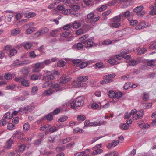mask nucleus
I'll list each match as a JSON object with an SVG mask.
<instances>
[{
    "label": "nucleus",
    "instance_id": "obj_10",
    "mask_svg": "<svg viewBox=\"0 0 156 156\" xmlns=\"http://www.w3.org/2000/svg\"><path fill=\"white\" fill-rule=\"evenodd\" d=\"M134 15L133 12H130L129 10H127L125 12L122 14L123 16L126 17L128 19L132 18Z\"/></svg>",
    "mask_w": 156,
    "mask_h": 156
},
{
    "label": "nucleus",
    "instance_id": "obj_42",
    "mask_svg": "<svg viewBox=\"0 0 156 156\" xmlns=\"http://www.w3.org/2000/svg\"><path fill=\"white\" fill-rule=\"evenodd\" d=\"M115 74H108L105 76L106 78L108 79H109V80H112V82L113 81V80L112 78L115 77Z\"/></svg>",
    "mask_w": 156,
    "mask_h": 156
},
{
    "label": "nucleus",
    "instance_id": "obj_18",
    "mask_svg": "<svg viewBox=\"0 0 156 156\" xmlns=\"http://www.w3.org/2000/svg\"><path fill=\"white\" fill-rule=\"evenodd\" d=\"M121 15V14H120L119 15L113 18L112 20V23H120Z\"/></svg>",
    "mask_w": 156,
    "mask_h": 156
},
{
    "label": "nucleus",
    "instance_id": "obj_24",
    "mask_svg": "<svg viewBox=\"0 0 156 156\" xmlns=\"http://www.w3.org/2000/svg\"><path fill=\"white\" fill-rule=\"evenodd\" d=\"M7 122L4 118H2L0 120V126H4L6 125L7 123Z\"/></svg>",
    "mask_w": 156,
    "mask_h": 156
},
{
    "label": "nucleus",
    "instance_id": "obj_13",
    "mask_svg": "<svg viewBox=\"0 0 156 156\" xmlns=\"http://www.w3.org/2000/svg\"><path fill=\"white\" fill-rule=\"evenodd\" d=\"M53 115H52V113L51 112L48 114L46 115L44 117H43L41 119H40L39 122L44 120L45 119H46L47 120L50 121L51 120L53 119Z\"/></svg>",
    "mask_w": 156,
    "mask_h": 156
},
{
    "label": "nucleus",
    "instance_id": "obj_5",
    "mask_svg": "<svg viewBox=\"0 0 156 156\" xmlns=\"http://www.w3.org/2000/svg\"><path fill=\"white\" fill-rule=\"evenodd\" d=\"M94 40V37H91L86 40L85 41L83 40L82 43L84 44L85 47H91L94 44V42L93 41Z\"/></svg>",
    "mask_w": 156,
    "mask_h": 156
},
{
    "label": "nucleus",
    "instance_id": "obj_17",
    "mask_svg": "<svg viewBox=\"0 0 156 156\" xmlns=\"http://www.w3.org/2000/svg\"><path fill=\"white\" fill-rule=\"evenodd\" d=\"M81 26V24L80 22L75 21L72 23V27L73 28L77 29Z\"/></svg>",
    "mask_w": 156,
    "mask_h": 156
},
{
    "label": "nucleus",
    "instance_id": "obj_16",
    "mask_svg": "<svg viewBox=\"0 0 156 156\" xmlns=\"http://www.w3.org/2000/svg\"><path fill=\"white\" fill-rule=\"evenodd\" d=\"M83 40H81V42H79L77 44H76L74 47H76L78 50H80L82 49L85 46L84 44L82 43V41Z\"/></svg>",
    "mask_w": 156,
    "mask_h": 156
},
{
    "label": "nucleus",
    "instance_id": "obj_21",
    "mask_svg": "<svg viewBox=\"0 0 156 156\" xmlns=\"http://www.w3.org/2000/svg\"><path fill=\"white\" fill-rule=\"evenodd\" d=\"M112 82V80H109L106 78V76H105L104 78V79L101 81L100 82V83L102 84H107L108 83Z\"/></svg>",
    "mask_w": 156,
    "mask_h": 156
},
{
    "label": "nucleus",
    "instance_id": "obj_52",
    "mask_svg": "<svg viewBox=\"0 0 156 156\" xmlns=\"http://www.w3.org/2000/svg\"><path fill=\"white\" fill-rule=\"evenodd\" d=\"M72 137H68L66 139L62 140V142L63 144H66L72 140Z\"/></svg>",
    "mask_w": 156,
    "mask_h": 156
},
{
    "label": "nucleus",
    "instance_id": "obj_51",
    "mask_svg": "<svg viewBox=\"0 0 156 156\" xmlns=\"http://www.w3.org/2000/svg\"><path fill=\"white\" fill-rule=\"evenodd\" d=\"M48 129H49V131L51 133H52L57 130L56 127L54 126H53L51 127V126H50L49 127V128H48Z\"/></svg>",
    "mask_w": 156,
    "mask_h": 156
},
{
    "label": "nucleus",
    "instance_id": "obj_48",
    "mask_svg": "<svg viewBox=\"0 0 156 156\" xmlns=\"http://www.w3.org/2000/svg\"><path fill=\"white\" fill-rule=\"evenodd\" d=\"M129 127V125L126 123H123L122 125L121 128L123 130H127Z\"/></svg>",
    "mask_w": 156,
    "mask_h": 156
},
{
    "label": "nucleus",
    "instance_id": "obj_55",
    "mask_svg": "<svg viewBox=\"0 0 156 156\" xmlns=\"http://www.w3.org/2000/svg\"><path fill=\"white\" fill-rule=\"evenodd\" d=\"M65 8L64 5H59L57 7V9L60 11H63Z\"/></svg>",
    "mask_w": 156,
    "mask_h": 156
},
{
    "label": "nucleus",
    "instance_id": "obj_45",
    "mask_svg": "<svg viewBox=\"0 0 156 156\" xmlns=\"http://www.w3.org/2000/svg\"><path fill=\"white\" fill-rule=\"evenodd\" d=\"M71 12V9L65 8V9L62 11V13L65 15H68Z\"/></svg>",
    "mask_w": 156,
    "mask_h": 156
},
{
    "label": "nucleus",
    "instance_id": "obj_4",
    "mask_svg": "<svg viewBox=\"0 0 156 156\" xmlns=\"http://www.w3.org/2000/svg\"><path fill=\"white\" fill-rule=\"evenodd\" d=\"M88 77L87 76H79L77 78V80L78 82H76V87H80L81 86V83L80 82H84L87 81L88 79Z\"/></svg>",
    "mask_w": 156,
    "mask_h": 156
},
{
    "label": "nucleus",
    "instance_id": "obj_12",
    "mask_svg": "<svg viewBox=\"0 0 156 156\" xmlns=\"http://www.w3.org/2000/svg\"><path fill=\"white\" fill-rule=\"evenodd\" d=\"M61 78L62 80L59 82L60 84H61L65 83L71 79L70 78H66V75H63Z\"/></svg>",
    "mask_w": 156,
    "mask_h": 156
},
{
    "label": "nucleus",
    "instance_id": "obj_2",
    "mask_svg": "<svg viewBox=\"0 0 156 156\" xmlns=\"http://www.w3.org/2000/svg\"><path fill=\"white\" fill-rule=\"evenodd\" d=\"M94 13H90L87 15V17L86 19L87 22L90 23L95 22L99 20V17H96L94 18Z\"/></svg>",
    "mask_w": 156,
    "mask_h": 156
},
{
    "label": "nucleus",
    "instance_id": "obj_44",
    "mask_svg": "<svg viewBox=\"0 0 156 156\" xmlns=\"http://www.w3.org/2000/svg\"><path fill=\"white\" fill-rule=\"evenodd\" d=\"M65 64L66 62L64 61H59L57 62V66L58 67H63Z\"/></svg>",
    "mask_w": 156,
    "mask_h": 156
},
{
    "label": "nucleus",
    "instance_id": "obj_46",
    "mask_svg": "<svg viewBox=\"0 0 156 156\" xmlns=\"http://www.w3.org/2000/svg\"><path fill=\"white\" fill-rule=\"evenodd\" d=\"M70 34V32L69 31H66L63 33L61 35V37H65L69 35Z\"/></svg>",
    "mask_w": 156,
    "mask_h": 156
},
{
    "label": "nucleus",
    "instance_id": "obj_47",
    "mask_svg": "<svg viewBox=\"0 0 156 156\" xmlns=\"http://www.w3.org/2000/svg\"><path fill=\"white\" fill-rule=\"evenodd\" d=\"M25 48L26 49L28 50L30 49L31 47V43L27 42H26L24 46Z\"/></svg>",
    "mask_w": 156,
    "mask_h": 156
},
{
    "label": "nucleus",
    "instance_id": "obj_19",
    "mask_svg": "<svg viewBox=\"0 0 156 156\" xmlns=\"http://www.w3.org/2000/svg\"><path fill=\"white\" fill-rule=\"evenodd\" d=\"M20 30L19 28H16L12 31L11 34L13 36L16 35L20 33Z\"/></svg>",
    "mask_w": 156,
    "mask_h": 156
},
{
    "label": "nucleus",
    "instance_id": "obj_32",
    "mask_svg": "<svg viewBox=\"0 0 156 156\" xmlns=\"http://www.w3.org/2000/svg\"><path fill=\"white\" fill-rule=\"evenodd\" d=\"M128 20L129 21L130 24L132 26H134L136 25L138 23V21L136 20H133L132 19H130L129 18L128 19Z\"/></svg>",
    "mask_w": 156,
    "mask_h": 156
},
{
    "label": "nucleus",
    "instance_id": "obj_8",
    "mask_svg": "<svg viewBox=\"0 0 156 156\" xmlns=\"http://www.w3.org/2000/svg\"><path fill=\"white\" fill-rule=\"evenodd\" d=\"M49 29L48 28L46 27H44L41 30H39L35 34L36 35L37 37H39L47 33Z\"/></svg>",
    "mask_w": 156,
    "mask_h": 156
},
{
    "label": "nucleus",
    "instance_id": "obj_41",
    "mask_svg": "<svg viewBox=\"0 0 156 156\" xmlns=\"http://www.w3.org/2000/svg\"><path fill=\"white\" fill-rule=\"evenodd\" d=\"M12 114H11L9 112H8L5 114L4 116L7 119H9L12 118Z\"/></svg>",
    "mask_w": 156,
    "mask_h": 156
},
{
    "label": "nucleus",
    "instance_id": "obj_58",
    "mask_svg": "<svg viewBox=\"0 0 156 156\" xmlns=\"http://www.w3.org/2000/svg\"><path fill=\"white\" fill-rule=\"evenodd\" d=\"M149 96L148 94L146 93H144L143 94V99L145 101H147L148 100Z\"/></svg>",
    "mask_w": 156,
    "mask_h": 156
},
{
    "label": "nucleus",
    "instance_id": "obj_40",
    "mask_svg": "<svg viewBox=\"0 0 156 156\" xmlns=\"http://www.w3.org/2000/svg\"><path fill=\"white\" fill-rule=\"evenodd\" d=\"M68 118V117L66 116H62L58 120V122H63L65 121Z\"/></svg>",
    "mask_w": 156,
    "mask_h": 156
},
{
    "label": "nucleus",
    "instance_id": "obj_23",
    "mask_svg": "<svg viewBox=\"0 0 156 156\" xmlns=\"http://www.w3.org/2000/svg\"><path fill=\"white\" fill-rule=\"evenodd\" d=\"M5 79L7 80H9L12 78V75L10 73H7L4 75Z\"/></svg>",
    "mask_w": 156,
    "mask_h": 156
},
{
    "label": "nucleus",
    "instance_id": "obj_26",
    "mask_svg": "<svg viewBox=\"0 0 156 156\" xmlns=\"http://www.w3.org/2000/svg\"><path fill=\"white\" fill-rule=\"evenodd\" d=\"M94 151L92 153V154L94 155H96L101 153L103 151V150L101 149H94Z\"/></svg>",
    "mask_w": 156,
    "mask_h": 156
},
{
    "label": "nucleus",
    "instance_id": "obj_63",
    "mask_svg": "<svg viewBox=\"0 0 156 156\" xmlns=\"http://www.w3.org/2000/svg\"><path fill=\"white\" fill-rule=\"evenodd\" d=\"M19 60H16L12 64V66L14 67H18V64L19 63Z\"/></svg>",
    "mask_w": 156,
    "mask_h": 156
},
{
    "label": "nucleus",
    "instance_id": "obj_59",
    "mask_svg": "<svg viewBox=\"0 0 156 156\" xmlns=\"http://www.w3.org/2000/svg\"><path fill=\"white\" fill-rule=\"evenodd\" d=\"M21 135H23L22 134H21L20 132H16L13 135V137H17L19 138L20 137V136Z\"/></svg>",
    "mask_w": 156,
    "mask_h": 156
},
{
    "label": "nucleus",
    "instance_id": "obj_11",
    "mask_svg": "<svg viewBox=\"0 0 156 156\" xmlns=\"http://www.w3.org/2000/svg\"><path fill=\"white\" fill-rule=\"evenodd\" d=\"M106 123V121H100L99 122H94L90 123V126H100L101 125H105Z\"/></svg>",
    "mask_w": 156,
    "mask_h": 156
},
{
    "label": "nucleus",
    "instance_id": "obj_27",
    "mask_svg": "<svg viewBox=\"0 0 156 156\" xmlns=\"http://www.w3.org/2000/svg\"><path fill=\"white\" fill-rule=\"evenodd\" d=\"M9 55L11 56H13L15 55L17 52V51L15 49H12L9 50Z\"/></svg>",
    "mask_w": 156,
    "mask_h": 156
},
{
    "label": "nucleus",
    "instance_id": "obj_28",
    "mask_svg": "<svg viewBox=\"0 0 156 156\" xmlns=\"http://www.w3.org/2000/svg\"><path fill=\"white\" fill-rule=\"evenodd\" d=\"M86 119V117L83 114L79 115L77 117V120L79 121H84Z\"/></svg>",
    "mask_w": 156,
    "mask_h": 156
},
{
    "label": "nucleus",
    "instance_id": "obj_37",
    "mask_svg": "<svg viewBox=\"0 0 156 156\" xmlns=\"http://www.w3.org/2000/svg\"><path fill=\"white\" fill-rule=\"evenodd\" d=\"M115 95V93L112 90L109 91L108 93V95L109 97L111 98H113Z\"/></svg>",
    "mask_w": 156,
    "mask_h": 156
},
{
    "label": "nucleus",
    "instance_id": "obj_31",
    "mask_svg": "<svg viewBox=\"0 0 156 156\" xmlns=\"http://www.w3.org/2000/svg\"><path fill=\"white\" fill-rule=\"evenodd\" d=\"M144 111L143 110H141L139 111L137 115V118L138 119H141L142 118Z\"/></svg>",
    "mask_w": 156,
    "mask_h": 156
},
{
    "label": "nucleus",
    "instance_id": "obj_39",
    "mask_svg": "<svg viewBox=\"0 0 156 156\" xmlns=\"http://www.w3.org/2000/svg\"><path fill=\"white\" fill-rule=\"evenodd\" d=\"M21 84L22 85L25 87H28L29 86V83L28 80H26L24 79H23V81H21Z\"/></svg>",
    "mask_w": 156,
    "mask_h": 156
},
{
    "label": "nucleus",
    "instance_id": "obj_29",
    "mask_svg": "<svg viewBox=\"0 0 156 156\" xmlns=\"http://www.w3.org/2000/svg\"><path fill=\"white\" fill-rule=\"evenodd\" d=\"M34 22H30L28 23H27L23 26V27L25 28H33L32 27L34 26Z\"/></svg>",
    "mask_w": 156,
    "mask_h": 156
},
{
    "label": "nucleus",
    "instance_id": "obj_60",
    "mask_svg": "<svg viewBox=\"0 0 156 156\" xmlns=\"http://www.w3.org/2000/svg\"><path fill=\"white\" fill-rule=\"evenodd\" d=\"M84 33L83 30L82 29H80L78 30L76 32V34L77 35H81Z\"/></svg>",
    "mask_w": 156,
    "mask_h": 156
},
{
    "label": "nucleus",
    "instance_id": "obj_15",
    "mask_svg": "<svg viewBox=\"0 0 156 156\" xmlns=\"http://www.w3.org/2000/svg\"><path fill=\"white\" fill-rule=\"evenodd\" d=\"M115 56L114 57L108 60V62L110 64L114 65L118 64L119 63V62L117 61V60H119V59H118V58H115Z\"/></svg>",
    "mask_w": 156,
    "mask_h": 156
},
{
    "label": "nucleus",
    "instance_id": "obj_56",
    "mask_svg": "<svg viewBox=\"0 0 156 156\" xmlns=\"http://www.w3.org/2000/svg\"><path fill=\"white\" fill-rule=\"evenodd\" d=\"M13 16L11 15H9L5 17V20L6 21L9 22L10 21L11 19L13 17Z\"/></svg>",
    "mask_w": 156,
    "mask_h": 156
},
{
    "label": "nucleus",
    "instance_id": "obj_64",
    "mask_svg": "<svg viewBox=\"0 0 156 156\" xmlns=\"http://www.w3.org/2000/svg\"><path fill=\"white\" fill-rule=\"evenodd\" d=\"M37 55L35 54L34 51H32L29 53V56L31 58H34Z\"/></svg>",
    "mask_w": 156,
    "mask_h": 156
},
{
    "label": "nucleus",
    "instance_id": "obj_61",
    "mask_svg": "<svg viewBox=\"0 0 156 156\" xmlns=\"http://www.w3.org/2000/svg\"><path fill=\"white\" fill-rule=\"evenodd\" d=\"M22 73L25 75H27L28 73V71L27 69L23 68L21 69Z\"/></svg>",
    "mask_w": 156,
    "mask_h": 156
},
{
    "label": "nucleus",
    "instance_id": "obj_36",
    "mask_svg": "<svg viewBox=\"0 0 156 156\" xmlns=\"http://www.w3.org/2000/svg\"><path fill=\"white\" fill-rule=\"evenodd\" d=\"M53 91L55 92V90H52L50 88V89H49L46 90L45 91V94L47 96H49L51 95Z\"/></svg>",
    "mask_w": 156,
    "mask_h": 156
},
{
    "label": "nucleus",
    "instance_id": "obj_14",
    "mask_svg": "<svg viewBox=\"0 0 156 156\" xmlns=\"http://www.w3.org/2000/svg\"><path fill=\"white\" fill-rule=\"evenodd\" d=\"M127 59H129L131 58V56L129 55H115V58H118V59H120L121 57Z\"/></svg>",
    "mask_w": 156,
    "mask_h": 156
},
{
    "label": "nucleus",
    "instance_id": "obj_20",
    "mask_svg": "<svg viewBox=\"0 0 156 156\" xmlns=\"http://www.w3.org/2000/svg\"><path fill=\"white\" fill-rule=\"evenodd\" d=\"M36 16V14L34 12H30L25 14V16L27 18H30L34 17Z\"/></svg>",
    "mask_w": 156,
    "mask_h": 156
},
{
    "label": "nucleus",
    "instance_id": "obj_25",
    "mask_svg": "<svg viewBox=\"0 0 156 156\" xmlns=\"http://www.w3.org/2000/svg\"><path fill=\"white\" fill-rule=\"evenodd\" d=\"M155 60H151L148 61L147 62V64L148 66L151 67H152L155 65Z\"/></svg>",
    "mask_w": 156,
    "mask_h": 156
},
{
    "label": "nucleus",
    "instance_id": "obj_62",
    "mask_svg": "<svg viewBox=\"0 0 156 156\" xmlns=\"http://www.w3.org/2000/svg\"><path fill=\"white\" fill-rule=\"evenodd\" d=\"M87 65L88 63L87 62H83L80 65V67L81 68H83L87 66Z\"/></svg>",
    "mask_w": 156,
    "mask_h": 156
},
{
    "label": "nucleus",
    "instance_id": "obj_53",
    "mask_svg": "<svg viewBox=\"0 0 156 156\" xmlns=\"http://www.w3.org/2000/svg\"><path fill=\"white\" fill-rule=\"evenodd\" d=\"M41 63H43L44 68V65H48L50 64L51 63V61L50 59H47L41 62Z\"/></svg>",
    "mask_w": 156,
    "mask_h": 156
},
{
    "label": "nucleus",
    "instance_id": "obj_49",
    "mask_svg": "<svg viewBox=\"0 0 156 156\" xmlns=\"http://www.w3.org/2000/svg\"><path fill=\"white\" fill-rule=\"evenodd\" d=\"M27 28V30L25 31V33L26 34H31L33 32L34 28L28 27Z\"/></svg>",
    "mask_w": 156,
    "mask_h": 156
},
{
    "label": "nucleus",
    "instance_id": "obj_57",
    "mask_svg": "<svg viewBox=\"0 0 156 156\" xmlns=\"http://www.w3.org/2000/svg\"><path fill=\"white\" fill-rule=\"evenodd\" d=\"M74 65H76L81 62V60L80 59H75L72 61Z\"/></svg>",
    "mask_w": 156,
    "mask_h": 156
},
{
    "label": "nucleus",
    "instance_id": "obj_6",
    "mask_svg": "<svg viewBox=\"0 0 156 156\" xmlns=\"http://www.w3.org/2000/svg\"><path fill=\"white\" fill-rule=\"evenodd\" d=\"M43 68V65L42 63L37 62L35 63L33 69V71L34 72H38L40 70V69Z\"/></svg>",
    "mask_w": 156,
    "mask_h": 156
},
{
    "label": "nucleus",
    "instance_id": "obj_38",
    "mask_svg": "<svg viewBox=\"0 0 156 156\" xmlns=\"http://www.w3.org/2000/svg\"><path fill=\"white\" fill-rule=\"evenodd\" d=\"M31 79L33 80H36L40 79V77L37 76L35 74L31 75Z\"/></svg>",
    "mask_w": 156,
    "mask_h": 156
},
{
    "label": "nucleus",
    "instance_id": "obj_34",
    "mask_svg": "<svg viewBox=\"0 0 156 156\" xmlns=\"http://www.w3.org/2000/svg\"><path fill=\"white\" fill-rule=\"evenodd\" d=\"M138 62L135 60H130L129 62V65L132 66H134L138 64Z\"/></svg>",
    "mask_w": 156,
    "mask_h": 156
},
{
    "label": "nucleus",
    "instance_id": "obj_9",
    "mask_svg": "<svg viewBox=\"0 0 156 156\" xmlns=\"http://www.w3.org/2000/svg\"><path fill=\"white\" fill-rule=\"evenodd\" d=\"M54 76L50 71H47L45 73V75L43 78V80H51L53 79Z\"/></svg>",
    "mask_w": 156,
    "mask_h": 156
},
{
    "label": "nucleus",
    "instance_id": "obj_30",
    "mask_svg": "<svg viewBox=\"0 0 156 156\" xmlns=\"http://www.w3.org/2000/svg\"><path fill=\"white\" fill-rule=\"evenodd\" d=\"M51 82L49 80H47L42 85L43 88H46L48 86L51 85Z\"/></svg>",
    "mask_w": 156,
    "mask_h": 156
},
{
    "label": "nucleus",
    "instance_id": "obj_35",
    "mask_svg": "<svg viewBox=\"0 0 156 156\" xmlns=\"http://www.w3.org/2000/svg\"><path fill=\"white\" fill-rule=\"evenodd\" d=\"M34 108V106L33 105L27 106L24 108V109L25 110L31 111Z\"/></svg>",
    "mask_w": 156,
    "mask_h": 156
},
{
    "label": "nucleus",
    "instance_id": "obj_7",
    "mask_svg": "<svg viewBox=\"0 0 156 156\" xmlns=\"http://www.w3.org/2000/svg\"><path fill=\"white\" fill-rule=\"evenodd\" d=\"M51 88L52 90L53 89H55V91L56 92L58 91H61L63 90V88L61 87V84H60V83L59 84L58 83H55L54 85H51Z\"/></svg>",
    "mask_w": 156,
    "mask_h": 156
},
{
    "label": "nucleus",
    "instance_id": "obj_1",
    "mask_svg": "<svg viewBox=\"0 0 156 156\" xmlns=\"http://www.w3.org/2000/svg\"><path fill=\"white\" fill-rule=\"evenodd\" d=\"M84 98L83 96H80L76 98L75 103L72 101H70L64 105L68 108H71L74 109L76 106L80 107L83 105L84 103Z\"/></svg>",
    "mask_w": 156,
    "mask_h": 156
},
{
    "label": "nucleus",
    "instance_id": "obj_22",
    "mask_svg": "<svg viewBox=\"0 0 156 156\" xmlns=\"http://www.w3.org/2000/svg\"><path fill=\"white\" fill-rule=\"evenodd\" d=\"M13 141L11 139L8 140L7 142V145L5 147V148L7 149H10L12 144H13Z\"/></svg>",
    "mask_w": 156,
    "mask_h": 156
},
{
    "label": "nucleus",
    "instance_id": "obj_3",
    "mask_svg": "<svg viewBox=\"0 0 156 156\" xmlns=\"http://www.w3.org/2000/svg\"><path fill=\"white\" fill-rule=\"evenodd\" d=\"M144 7L142 5H140L136 7L133 9V12L136 13L139 17H141L145 13V12L142 11Z\"/></svg>",
    "mask_w": 156,
    "mask_h": 156
},
{
    "label": "nucleus",
    "instance_id": "obj_33",
    "mask_svg": "<svg viewBox=\"0 0 156 156\" xmlns=\"http://www.w3.org/2000/svg\"><path fill=\"white\" fill-rule=\"evenodd\" d=\"M28 60H24L23 61L19 62V63L17 65L18 67L23 66L25 65H27L29 63Z\"/></svg>",
    "mask_w": 156,
    "mask_h": 156
},
{
    "label": "nucleus",
    "instance_id": "obj_50",
    "mask_svg": "<svg viewBox=\"0 0 156 156\" xmlns=\"http://www.w3.org/2000/svg\"><path fill=\"white\" fill-rule=\"evenodd\" d=\"M95 66L99 68H103L104 67L103 64L102 62H98L96 63Z\"/></svg>",
    "mask_w": 156,
    "mask_h": 156
},
{
    "label": "nucleus",
    "instance_id": "obj_43",
    "mask_svg": "<svg viewBox=\"0 0 156 156\" xmlns=\"http://www.w3.org/2000/svg\"><path fill=\"white\" fill-rule=\"evenodd\" d=\"M118 153L116 151L106 154L104 156H117Z\"/></svg>",
    "mask_w": 156,
    "mask_h": 156
},
{
    "label": "nucleus",
    "instance_id": "obj_54",
    "mask_svg": "<svg viewBox=\"0 0 156 156\" xmlns=\"http://www.w3.org/2000/svg\"><path fill=\"white\" fill-rule=\"evenodd\" d=\"M30 128V125L28 123H27L24 124L23 129L24 130L27 131Z\"/></svg>",
    "mask_w": 156,
    "mask_h": 156
}]
</instances>
